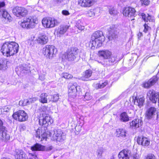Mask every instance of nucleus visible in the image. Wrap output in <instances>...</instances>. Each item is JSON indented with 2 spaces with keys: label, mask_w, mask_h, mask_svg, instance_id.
<instances>
[{
  "label": "nucleus",
  "mask_w": 159,
  "mask_h": 159,
  "mask_svg": "<svg viewBox=\"0 0 159 159\" xmlns=\"http://www.w3.org/2000/svg\"><path fill=\"white\" fill-rule=\"evenodd\" d=\"M19 47L18 44L14 42H8L2 45L1 50L3 55L10 57L18 52Z\"/></svg>",
  "instance_id": "f257e3e1"
},
{
  "label": "nucleus",
  "mask_w": 159,
  "mask_h": 159,
  "mask_svg": "<svg viewBox=\"0 0 159 159\" xmlns=\"http://www.w3.org/2000/svg\"><path fill=\"white\" fill-rule=\"evenodd\" d=\"M104 38L102 32L96 31L92 34L89 45L91 47H96V48L100 47L102 46Z\"/></svg>",
  "instance_id": "f03ea898"
},
{
  "label": "nucleus",
  "mask_w": 159,
  "mask_h": 159,
  "mask_svg": "<svg viewBox=\"0 0 159 159\" xmlns=\"http://www.w3.org/2000/svg\"><path fill=\"white\" fill-rule=\"evenodd\" d=\"M78 50L76 47L71 48L63 54L62 56L63 60L68 61H74L78 53Z\"/></svg>",
  "instance_id": "7ed1b4c3"
},
{
  "label": "nucleus",
  "mask_w": 159,
  "mask_h": 159,
  "mask_svg": "<svg viewBox=\"0 0 159 159\" xmlns=\"http://www.w3.org/2000/svg\"><path fill=\"white\" fill-rule=\"evenodd\" d=\"M37 22V20L36 18L32 16H28L24 18L23 21L20 23V25L23 28H33L35 27Z\"/></svg>",
  "instance_id": "20e7f679"
},
{
  "label": "nucleus",
  "mask_w": 159,
  "mask_h": 159,
  "mask_svg": "<svg viewBox=\"0 0 159 159\" xmlns=\"http://www.w3.org/2000/svg\"><path fill=\"white\" fill-rule=\"evenodd\" d=\"M47 108L43 107L42 108V110L43 112H44V114H43L42 116H40L39 119V124L40 125L43 126L45 127H47L49 125L51 124V118L48 114V111Z\"/></svg>",
  "instance_id": "39448f33"
},
{
  "label": "nucleus",
  "mask_w": 159,
  "mask_h": 159,
  "mask_svg": "<svg viewBox=\"0 0 159 159\" xmlns=\"http://www.w3.org/2000/svg\"><path fill=\"white\" fill-rule=\"evenodd\" d=\"M57 50L52 45H47L43 49V53L47 58L52 59L57 53Z\"/></svg>",
  "instance_id": "423d86ee"
},
{
  "label": "nucleus",
  "mask_w": 159,
  "mask_h": 159,
  "mask_svg": "<svg viewBox=\"0 0 159 159\" xmlns=\"http://www.w3.org/2000/svg\"><path fill=\"white\" fill-rule=\"evenodd\" d=\"M12 117L15 120L21 122L27 120L28 118L27 114L23 110H19L14 113Z\"/></svg>",
  "instance_id": "0eeeda50"
},
{
  "label": "nucleus",
  "mask_w": 159,
  "mask_h": 159,
  "mask_svg": "<svg viewBox=\"0 0 159 159\" xmlns=\"http://www.w3.org/2000/svg\"><path fill=\"white\" fill-rule=\"evenodd\" d=\"M12 12L15 16L19 18L24 17L28 14L27 9L25 8L19 7H16L13 8Z\"/></svg>",
  "instance_id": "6e6552de"
},
{
  "label": "nucleus",
  "mask_w": 159,
  "mask_h": 159,
  "mask_svg": "<svg viewBox=\"0 0 159 159\" xmlns=\"http://www.w3.org/2000/svg\"><path fill=\"white\" fill-rule=\"evenodd\" d=\"M80 90V87L75 83H70L68 86V96L70 99L74 98L76 96V93Z\"/></svg>",
  "instance_id": "1a4fd4ad"
},
{
  "label": "nucleus",
  "mask_w": 159,
  "mask_h": 159,
  "mask_svg": "<svg viewBox=\"0 0 159 159\" xmlns=\"http://www.w3.org/2000/svg\"><path fill=\"white\" fill-rule=\"evenodd\" d=\"M53 139L57 143L62 142L66 139V135L60 129H55L53 135Z\"/></svg>",
  "instance_id": "9d476101"
},
{
  "label": "nucleus",
  "mask_w": 159,
  "mask_h": 159,
  "mask_svg": "<svg viewBox=\"0 0 159 159\" xmlns=\"http://www.w3.org/2000/svg\"><path fill=\"white\" fill-rule=\"evenodd\" d=\"M98 53L99 57L102 58L103 59L100 61H98L102 65L103 63H105L112 55L111 52L107 50L99 51Z\"/></svg>",
  "instance_id": "9b49d317"
},
{
  "label": "nucleus",
  "mask_w": 159,
  "mask_h": 159,
  "mask_svg": "<svg viewBox=\"0 0 159 159\" xmlns=\"http://www.w3.org/2000/svg\"><path fill=\"white\" fill-rule=\"evenodd\" d=\"M57 20L51 18H43L42 20L43 26L46 28H52L54 27L57 24Z\"/></svg>",
  "instance_id": "f8f14e48"
},
{
  "label": "nucleus",
  "mask_w": 159,
  "mask_h": 159,
  "mask_svg": "<svg viewBox=\"0 0 159 159\" xmlns=\"http://www.w3.org/2000/svg\"><path fill=\"white\" fill-rule=\"evenodd\" d=\"M159 93L153 89L149 90L147 93V97L152 103H156L157 101Z\"/></svg>",
  "instance_id": "ddd939ff"
},
{
  "label": "nucleus",
  "mask_w": 159,
  "mask_h": 159,
  "mask_svg": "<svg viewBox=\"0 0 159 159\" xmlns=\"http://www.w3.org/2000/svg\"><path fill=\"white\" fill-rule=\"evenodd\" d=\"M124 16L129 17H134L136 16V11L135 9L131 7H125L123 11Z\"/></svg>",
  "instance_id": "4468645a"
},
{
  "label": "nucleus",
  "mask_w": 159,
  "mask_h": 159,
  "mask_svg": "<svg viewBox=\"0 0 159 159\" xmlns=\"http://www.w3.org/2000/svg\"><path fill=\"white\" fill-rule=\"evenodd\" d=\"M105 63H103V66H108L112 65L116 63L119 60L116 55L111 56Z\"/></svg>",
  "instance_id": "2eb2a0df"
},
{
  "label": "nucleus",
  "mask_w": 159,
  "mask_h": 159,
  "mask_svg": "<svg viewBox=\"0 0 159 159\" xmlns=\"http://www.w3.org/2000/svg\"><path fill=\"white\" fill-rule=\"evenodd\" d=\"M158 78L157 76H153L151 79L143 84V86L145 88H148L154 85L158 81Z\"/></svg>",
  "instance_id": "dca6fc26"
},
{
  "label": "nucleus",
  "mask_w": 159,
  "mask_h": 159,
  "mask_svg": "<svg viewBox=\"0 0 159 159\" xmlns=\"http://www.w3.org/2000/svg\"><path fill=\"white\" fill-rule=\"evenodd\" d=\"M131 152L128 149H124L119 153L118 157L119 159H129Z\"/></svg>",
  "instance_id": "f3484780"
},
{
  "label": "nucleus",
  "mask_w": 159,
  "mask_h": 159,
  "mask_svg": "<svg viewBox=\"0 0 159 159\" xmlns=\"http://www.w3.org/2000/svg\"><path fill=\"white\" fill-rule=\"evenodd\" d=\"M117 33V29L115 28V26L113 25L111 26L109 30L108 39L111 40L115 38Z\"/></svg>",
  "instance_id": "a211bd4d"
},
{
  "label": "nucleus",
  "mask_w": 159,
  "mask_h": 159,
  "mask_svg": "<svg viewBox=\"0 0 159 159\" xmlns=\"http://www.w3.org/2000/svg\"><path fill=\"white\" fill-rule=\"evenodd\" d=\"M137 142L139 144L143 146H148L150 143V140L148 138L143 136L139 137Z\"/></svg>",
  "instance_id": "6ab92c4d"
},
{
  "label": "nucleus",
  "mask_w": 159,
  "mask_h": 159,
  "mask_svg": "<svg viewBox=\"0 0 159 159\" xmlns=\"http://www.w3.org/2000/svg\"><path fill=\"white\" fill-rule=\"evenodd\" d=\"M14 156L17 159H26V154L24 151L21 149H16Z\"/></svg>",
  "instance_id": "aec40b11"
},
{
  "label": "nucleus",
  "mask_w": 159,
  "mask_h": 159,
  "mask_svg": "<svg viewBox=\"0 0 159 159\" xmlns=\"http://www.w3.org/2000/svg\"><path fill=\"white\" fill-rule=\"evenodd\" d=\"M143 124L142 120L140 119H136L130 122V125L132 128H138L141 126Z\"/></svg>",
  "instance_id": "412c9836"
},
{
  "label": "nucleus",
  "mask_w": 159,
  "mask_h": 159,
  "mask_svg": "<svg viewBox=\"0 0 159 159\" xmlns=\"http://www.w3.org/2000/svg\"><path fill=\"white\" fill-rule=\"evenodd\" d=\"M10 139V136L7 133V131L6 127L0 130V139L5 141L8 140Z\"/></svg>",
  "instance_id": "4be33fe9"
},
{
  "label": "nucleus",
  "mask_w": 159,
  "mask_h": 159,
  "mask_svg": "<svg viewBox=\"0 0 159 159\" xmlns=\"http://www.w3.org/2000/svg\"><path fill=\"white\" fill-rule=\"evenodd\" d=\"M133 99L134 104L138 106L140 108L143 106L145 101L144 98L141 96L134 97Z\"/></svg>",
  "instance_id": "5701e85b"
},
{
  "label": "nucleus",
  "mask_w": 159,
  "mask_h": 159,
  "mask_svg": "<svg viewBox=\"0 0 159 159\" xmlns=\"http://www.w3.org/2000/svg\"><path fill=\"white\" fill-rule=\"evenodd\" d=\"M18 70L22 73L27 74L30 72V68L27 65L23 64L18 67Z\"/></svg>",
  "instance_id": "b1692460"
},
{
  "label": "nucleus",
  "mask_w": 159,
  "mask_h": 159,
  "mask_svg": "<svg viewBox=\"0 0 159 159\" xmlns=\"http://www.w3.org/2000/svg\"><path fill=\"white\" fill-rule=\"evenodd\" d=\"M70 26L67 25H61L59 27L57 32L59 36L64 34L68 30Z\"/></svg>",
  "instance_id": "393cba45"
},
{
  "label": "nucleus",
  "mask_w": 159,
  "mask_h": 159,
  "mask_svg": "<svg viewBox=\"0 0 159 159\" xmlns=\"http://www.w3.org/2000/svg\"><path fill=\"white\" fill-rule=\"evenodd\" d=\"M37 42L41 45L46 44L48 41L47 36L45 35H40L37 40Z\"/></svg>",
  "instance_id": "a878e982"
},
{
  "label": "nucleus",
  "mask_w": 159,
  "mask_h": 159,
  "mask_svg": "<svg viewBox=\"0 0 159 159\" xmlns=\"http://www.w3.org/2000/svg\"><path fill=\"white\" fill-rule=\"evenodd\" d=\"M0 17L7 20H10L11 18L7 11L5 9L3 8L0 9Z\"/></svg>",
  "instance_id": "bb28decb"
},
{
  "label": "nucleus",
  "mask_w": 159,
  "mask_h": 159,
  "mask_svg": "<svg viewBox=\"0 0 159 159\" xmlns=\"http://www.w3.org/2000/svg\"><path fill=\"white\" fill-rule=\"evenodd\" d=\"M94 0H80L79 4L84 7H90L92 5V2Z\"/></svg>",
  "instance_id": "cd10ccee"
},
{
  "label": "nucleus",
  "mask_w": 159,
  "mask_h": 159,
  "mask_svg": "<svg viewBox=\"0 0 159 159\" xmlns=\"http://www.w3.org/2000/svg\"><path fill=\"white\" fill-rule=\"evenodd\" d=\"M92 74V71L91 70H86L82 76L81 77V79L83 81H88Z\"/></svg>",
  "instance_id": "c85d7f7f"
},
{
  "label": "nucleus",
  "mask_w": 159,
  "mask_h": 159,
  "mask_svg": "<svg viewBox=\"0 0 159 159\" xmlns=\"http://www.w3.org/2000/svg\"><path fill=\"white\" fill-rule=\"evenodd\" d=\"M45 146L39 143H36L31 147V149L33 151H44Z\"/></svg>",
  "instance_id": "c756f323"
},
{
  "label": "nucleus",
  "mask_w": 159,
  "mask_h": 159,
  "mask_svg": "<svg viewBox=\"0 0 159 159\" xmlns=\"http://www.w3.org/2000/svg\"><path fill=\"white\" fill-rule=\"evenodd\" d=\"M156 110L154 107H151L146 111V116L148 119H151L156 111Z\"/></svg>",
  "instance_id": "7c9ffc66"
},
{
  "label": "nucleus",
  "mask_w": 159,
  "mask_h": 159,
  "mask_svg": "<svg viewBox=\"0 0 159 159\" xmlns=\"http://www.w3.org/2000/svg\"><path fill=\"white\" fill-rule=\"evenodd\" d=\"M126 131L123 129H117L116 130V134L117 137H125L126 136Z\"/></svg>",
  "instance_id": "2f4dec72"
},
{
  "label": "nucleus",
  "mask_w": 159,
  "mask_h": 159,
  "mask_svg": "<svg viewBox=\"0 0 159 159\" xmlns=\"http://www.w3.org/2000/svg\"><path fill=\"white\" fill-rule=\"evenodd\" d=\"M120 120L122 122H126L129 120V117L125 112L122 113L120 115Z\"/></svg>",
  "instance_id": "473e14b6"
},
{
  "label": "nucleus",
  "mask_w": 159,
  "mask_h": 159,
  "mask_svg": "<svg viewBox=\"0 0 159 159\" xmlns=\"http://www.w3.org/2000/svg\"><path fill=\"white\" fill-rule=\"evenodd\" d=\"M141 16L142 17L143 19L145 21V22H148V21L149 22H153L154 20L151 16L148 14V16H146L145 14L144 13H142Z\"/></svg>",
  "instance_id": "72a5a7b5"
},
{
  "label": "nucleus",
  "mask_w": 159,
  "mask_h": 159,
  "mask_svg": "<svg viewBox=\"0 0 159 159\" xmlns=\"http://www.w3.org/2000/svg\"><path fill=\"white\" fill-rule=\"evenodd\" d=\"M32 99H25L23 100L20 101L19 102V104L21 106H25L29 105L30 103H32Z\"/></svg>",
  "instance_id": "f704fd0d"
},
{
  "label": "nucleus",
  "mask_w": 159,
  "mask_h": 159,
  "mask_svg": "<svg viewBox=\"0 0 159 159\" xmlns=\"http://www.w3.org/2000/svg\"><path fill=\"white\" fill-rule=\"evenodd\" d=\"M103 152V148H98L96 151V154L97 156V159H103L102 154Z\"/></svg>",
  "instance_id": "c9c22d12"
},
{
  "label": "nucleus",
  "mask_w": 159,
  "mask_h": 159,
  "mask_svg": "<svg viewBox=\"0 0 159 159\" xmlns=\"http://www.w3.org/2000/svg\"><path fill=\"white\" fill-rule=\"evenodd\" d=\"M48 99L50 101L53 102H57L59 99V95L58 94H54L53 95H50L48 97Z\"/></svg>",
  "instance_id": "e433bc0d"
},
{
  "label": "nucleus",
  "mask_w": 159,
  "mask_h": 159,
  "mask_svg": "<svg viewBox=\"0 0 159 159\" xmlns=\"http://www.w3.org/2000/svg\"><path fill=\"white\" fill-rule=\"evenodd\" d=\"M48 95L46 93H43L40 95V101L42 103H46L47 102Z\"/></svg>",
  "instance_id": "4c0bfd02"
},
{
  "label": "nucleus",
  "mask_w": 159,
  "mask_h": 159,
  "mask_svg": "<svg viewBox=\"0 0 159 159\" xmlns=\"http://www.w3.org/2000/svg\"><path fill=\"white\" fill-rule=\"evenodd\" d=\"M7 61L4 58H2L0 60V69H3L7 66Z\"/></svg>",
  "instance_id": "58836bf2"
},
{
  "label": "nucleus",
  "mask_w": 159,
  "mask_h": 159,
  "mask_svg": "<svg viewBox=\"0 0 159 159\" xmlns=\"http://www.w3.org/2000/svg\"><path fill=\"white\" fill-rule=\"evenodd\" d=\"M108 82L106 81L103 82L102 81H100L97 84V87L98 89H102L108 84Z\"/></svg>",
  "instance_id": "ea45409f"
},
{
  "label": "nucleus",
  "mask_w": 159,
  "mask_h": 159,
  "mask_svg": "<svg viewBox=\"0 0 159 159\" xmlns=\"http://www.w3.org/2000/svg\"><path fill=\"white\" fill-rule=\"evenodd\" d=\"M75 26L81 31L84 30V26L82 25V23L80 20L78 21V22L76 23Z\"/></svg>",
  "instance_id": "a19ab883"
},
{
  "label": "nucleus",
  "mask_w": 159,
  "mask_h": 159,
  "mask_svg": "<svg viewBox=\"0 0 159 159\" xmlns=\"http://www.w3.org/2000/svg\"><path fill=\"white\" fill-rule=\"evenodd\" d=\"M87 15L89 17H92L95 16L94 10L93 9H91L89 10L86 13Z\"/></svg>",
  "instance_id": "79ce46f5"
},
{
  "label": "nucleus",
  "mask_w": 159,
  "mask_h": 159,
  "mask_svg": "<svg viewBox=\"0 0 159 159\" xmlns=\"http://www.w3.org/2000/svg\"><path fill=\"white\" fill-rule=\"evenodd\" d=\"M148 23H145L144 25V29L143 32L146 33L148 31L150 30L151 29V28L148 25Z\"/></svg>",
  "instance_id": "37998d69"
},
{
  "label": "nucleus",
  "mask_w": 159,
  "mask_h": 159,
  "mask_svg": "<svg viewBox=\"0 0 159 159\" xmlns=\"http://www.w3.org/2000/svg\"><path fill=\"white\" fill-rule=\"evenodd\" d=\"M141 3L142 5L148 6L150 3L149 0H140Z\"/></svg>",
  "instance_id": "c03bdc74"
},
{
  "label": "nucleus",
  "mask_w": 159,
  "mask_h": 159,
  "mask_svg": "<svg viewBox=\"0 0 159 159\" xmlns=\"http://www.w3.org/2000/svg\"><path fill=\"white\" fill-rule=\"evenodd\" d=\"M62 76L64 78L67 79H71L73 77V76L67 73H63Z\"/></svg>",
  "instance_id": "a18cd8bd"
},
{
  "label": "nucleus",
  "mask_w": 159,
  "mask_h": 159,
  "mask_svg": "<svg viewBox=\"0 0 159 159\" xmlns=\"http://www.w3.org/2000/svg\"><path fill=\"white\" fill-rule=\"evenodd\" d=\"M109 13L111 15L113 16L116 15L117 14L118 11L114 8H111L109 10Z\"/></svg>",
  "instance_id": "49530a36"
},
{
  "label": "nucleus",
  "mask_w": 159,
  "mask_h": 159,
  "mask_svg": "<svg viewBox=\"0 0 159 159\" xmlns=\"http://www.w3.org/2000/svg\"><path fill=\"white\" fill-rule=\"evenodd\" d=\"M30 157L29 159H36L37 158V156L34 154L29 153Z\"/></svg>",
  "instance_id": "de8ad7c7"
},
{
  "label": "nucleus",
  "mask_w": 159,
  "mask_h": 159,
  "mask_svg": "<svg viewBox=\"0 0 159 159\" xmlns=\"http://www.w3.org/2000/svg\"><path fill=\"white\" fill-rule=\"evenodd\" d=\"M146 159H156V158L153 154H149L147 156Z\"/></svg>",
  "instance_id": "09e8293b"
},
{
  "label": "nucleus",
  "mask_w": 159,
  "mask_h": 159,
  "mask_svg": "<svg viewBox=\"0 0 159 159\" xmlns=\"http://www.w3.org/2000/svg\"><path fill=\"white\" fill-rule=\"evenodd\" d=\"M92 98L91 96L89 95V94L88 93H86L85 96L84 98L87 100H88L91 99Z\"/></svg>",
  "instance_id": "8fccbe9b"
},
{
  "label": "nucleus",
  "mask_w": 159,
  "mask_h": 159,
  "mask_svg": "<svg viewBox=\"0 0 159 159\" xmlns=\"http://www.w3.org/2000/svg\"><path fill=\"white\" fill-rule=\"evenodd\" d=\"M48 135V134L45 132L41 134V136L42 137L43 139H45V140H46L47 139V138Z\"/></svg>",
  "instance_id": "3c124183"
},
{
  "label": "nucleus",
  "mask_w": 159,
  "mask_h": 159,
  "mask_svg": "<svg viewBox=\"0 0 159 159\" xmlns=\"http://www.w3.org/2000/svg\"><path fill=\"white\" fill-rule=\"evenodd\" d=\"M53 147L52 146H50L48 147H45L44 149V151H49L52 150L53 149Z\"/></svg>",
  "instance_id": "603ef678"
},
{
  "label": "nucleus",
  "mask_w": 159,
  "mask_h": 159,
  "mask_svg": "<svg viewBox=\"0 0 159 159\" xmlns=\"http://www.w3.org/2000/svg\"><path fill=\"white\" fill-rule=\"evenodd\" d=\"M62 15L64 16H68L70 14L68 11L66 10H63L61 12Z\"/></svg>",
  "instance_id": "864d4df0"
},
{
  "label": "nucleus",
  "mask_w": 159,
  "mask_h": 159,
  "mask_svg": "<svg viewBox=\"0 0 159 159\" xmlns=\"http://www.w3.org/2000/svg\"><path fill=\"white\" fill-rule=\"evenodd\" d=\"M5 5V3L4 2H0V9H2V8L4 7Z\"/></svg>",
  "instance_id": "5fc2aeb1"
},
{
  "label": "nucleus",
  "mask_w": 159,
  "mask_h": 159,
  "mask_svg": "<svg viewBox=\"0 0 159 159\" xmlns=\"http://www.w3.org/2000/svg\"><path fill=\"white\" fill-rule=\"evenodd\" d=\"M139 155L138 154H134L133 156V159H139Z\"/></svg>",
  "instance_id": "6e6d98bb"
},
{
  "label": "nucleus",
  "mask_w": 159,
  "mask_h": 159,
  "mask_svg": "<svg viewBox=\"0 0 159 159\" xmlns=\"http://www.w3.org/2000/svg\"><path fill=\"white\" fill-rule=\"evenodd\" d=\"M5 127L3 126V123L2 120L0 119V130L2 129Z\"/></svg>",
  "instance_id": "4d7b16f0"
},
{
  "label": "nucleus",
  "mask_w": 159,
  "mask_h": 159,
  "mask_svg": "<svg viewBox=\"0 0 159 159\" xmlns=\"http://www.w3.org/2000/svg\"><path fill=\"white\" fill-rule=\"evenodd\" d=\"M3 108L5 112H8L10 110V108L6 107H4Z\"/></svg>",
  "instance_id": "13d9d810"
},
{
  "label": "nucleus",
  "mask_w": 159,
  "mask_h": 159,
  "mask_svg": "<svg viewBox=\"0 0 159 159\" xmlns=\"http://www.w3.org/2000/svg\"><path fill=\"white\" fill-rule=\"evenodd\" d=\"M40 129H38L36 131V133L37 134V135L36 136V137H39L40 138Z\"/></svg>",
  "instance_id": "bf43d9fd"
},
{
  "label": "nucleus",
  "mask_w": 159,
  "mask_h": 159,
  "mask_svg": "<svg viewBox=\"0 0 159 159\" xmlns=\"http://www.w3.org/2000/svg\"><path fill=\"white\" fill-rule=\"evenodd\" d=\"M5 114V111H4V108H0V114Z\"/></svg>",
  "instance_id": "052dcab7"
},
{
  "label": "nucleus",
  "mask_w": 159,
  "mask_h": 159,
  "mask_svg": "<svg viewBox=\"0 0 159 159\" xmlns=\"http://www.w3.org/2000/svg\"><path fill=\"white\" fill-rule=\"evenodd\" d=\"M64 0H56L55 1L57 3L60 4Z\"/></svg>",
  "instance_id": "680f3d73"
},
{
  "label": "nucleus",
  "mask_w": 159,
  "mask_h": 159,
  "mask_svg": "<svg viewBox=\"0 0 159 159\" xmlns=\"http://www.w3.org/2000/svg\"><path fill=\"white\" fill-rule=\"evenodd\" d=\"M39 78L40 80H43L44 79V76H39Z\"/></svg>",
  "instance_id": "e2e57ef3"
},
{
  "label": "nucleus",
  "mask_w": 159,
  "mask_h": 159,
  "mask_svg": "<svg viewBox=\"0 0 159 159\" xmlns=\"http://www.w3.org/2000/svg\"><path fill=\"white\" fill-rule=\"evenodd\" d=\"M29 99H33L32 100V102H33L34 101H35L37 100V98H30Z\"/></svg>",
  "instance_id": "0e129e2a"
},
{
  "label": "nucleus",
  "mask_w": 159,
  "mask_h": 159,
  "mask_svg": "<svg viewBox=\"0 0 159 159\" xmlns=\"http://www.w3.org/2000/svg\"><path fill=\"white\" fill-rule=\"evenodd\" d=\"M142 34L141 33L139 32L138 34V35L139 37H141Z\"/></svg>",
  "instance_id": "69168bd1"
},
{
  "label": "nucleus",
  "mask_w": 159,
  "mask_h": 159,
  "mask_svg": "<svg viewBox=\"0 0 159 159\" xmlns=\"http://www.w3.org/2000/svg\"><path fill=\"white\" fill-rule=\"evenodd\" d=\"M1 159H10V158L6 157H3Z\"/></svg>",
  "instance_id": "338daca9"
},
{
  "label": "nucleus",
  "mask_w": 159,
  "mask_h": 159,
  "mask_svg": "<svg viewBox=\"0 0 159 159\" xmlns=\"http://www.w3.org/2000/svg\"><path fill=\"white\" fill-rule=\"evenodd\" d=\"M157 97H158V98L157 99V100L158 102L159 103V94L158 95V96H157Z\"/></svg>",
  "instance_id": "774afa93"
}]
</instances>
